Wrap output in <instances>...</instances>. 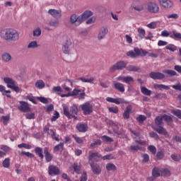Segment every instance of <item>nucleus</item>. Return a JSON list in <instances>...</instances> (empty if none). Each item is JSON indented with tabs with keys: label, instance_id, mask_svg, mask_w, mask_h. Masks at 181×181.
<instances>
[{
	"label": "nucleus",
	"instance_id": "1",
	"mask_svg": "<svg viewBox=\"0 0 181 181\" xmlns=\"http://www.w3.org/2000/svg\"><path fill=\"white\" fill-rule=\"evenodd\" d=\"M0 37L7 42H16L19 40V33L13 28H4L0 31Z\"/></svg>",
	"mask_w": 181,
	"mask_h": 181
},
{
	"label": "nucleus",
	"instance_id": "2",
	"mask_svg": "<svg viewBox=\"0 0 181 181\" xmlns=\"http://www.w3.org/2000/svg\"><path fill=\"white\" fill-rule=\"evenodd\" d=\"M93 13L91 11L86 10L81 16H77L76 14H72L70 18V22L71 25L75 26H80L86 19L93 16Z\"/></svg>",
	"mask_w": 181,
	"mask_h": 181
},
{
	"label": "nucleus",
	"instance_id": "3",
	"mask_svg": "<svg viewBox=\"0 0 181 181\" xmlns=\"http://www.w3.org/2000/svg\"><path fill=\"white\" fill-rule=\"evenodd\" d=\"M163 118L162 117H156L155 119V124L158 127L154 128L155 131L158 134H161L163 135H168V131L163 127Z\"/></svg>",
	"mask_w": 181,
	"mask_h": 181
},
{
	"label": "nucleus",
	"instance_id": "4",
	"mask_svg": "<svg viewBox=\"0 0 181 181\" xmlns=\"http://www.w3.org/2000/svg\"><path fill=\"white\" fill-rule=\"evenodd\" d=\"M4 83L7 85L8 88L13 90V91H19V86L16 85V82L12 78H4Z\"/></svg>",
	"mask_w": 181,
	"mask_h": 181
},
{
	"label": "nucleus",
	"instance_id": "5",
	"mask_svg": "<svg viewBox=\"0 0 181 181\" xmlns=\"http://www.w3.org/2000/svg\"><path fill=\"white\" fill-rule=\"evenodd\" d=\"M127 69V63L124 61L117 62L109 69L110 73H114L116 70H123Z\"/></svg>",
	"mask_w": 181,
	"mask_h": 181
},
{
	"label": "nucleus",
	"instance_id": "6",
	"mask_svg": "<svg viewBox=\"0 0 181 181\" xmlns=\"http://www.w3.org/2000/svg\"><path fill=\"white\" fill-rule=\"evenodd\" d=\"M84 115H90L93 112V105L90 102H86L80 105Z\"/></svg>",
	"mask_w": 181,
	"mask_h": 181
},
{
	"label": "nucleus",
	"instance_id": "7",
	"mask_svg": "<svg viewBox=\"0 0 181 181\" xmlns=\"http://www.w3.org/2000/svg\"><path fill=\"white\" fill-rule=\"evenodd\" d=\"M144 52H146V50L135 47L134 51L128 52L127 56H128V57H136V56H142L144 57Z\"/></svg>",
	"mask_w": 181,
	"mask_h": 181
},
{
	"label": "nucleus",
	"instance_id": "8",
	"mask_svg": "<svg viewBox=\"0 0 181 181\" xmlns=\"http://www.w3.org/2000/svg\"><path fill=\"white\" fill-rule=\"evenodd\" d=\"M86 95V93L83 92L81 93L78 91H71L67 94H62L61 95V97H73L75 96L76 98H79V100H83L84 99V97Z\"/></svg>",
	"mask_w": 181,
	"mask_h": 181
},
{
	"label": "nucleus",
	"instance_id": "9",
	"mask_svg": "<svg viewBox=\"0 0 181 181\" xmlns=\"http://www.w3.org/2000/svg\"><path fill=\"white\" fill-rule=\"evenodd\" d=\"M18 108L21 112H30L32 111L29 103L25 101H20V106Z\"/></svg>",
	"mask_w": 181,
	"mask_h": 181
},
{
	"label": "nucleus",
	"instance_id": "10",
	"mask_svg": "<svg viewBox=\"0 0 181 181\" xmlns=\"http://www.w3.org/2000/svg\"><path fill=\"white\" fill-rule=\"evenodd\" d=\"M71 49V40L66 39L63 42L62 50L65 54H69Z\"/></svg>",
	"mask_w": 181,
	"mask_h": 181
},
{
	"label": "nucleus",
	"instance_id": "11",
	"mask_svg": "<svg viewBox=\"0 0 181 181\" xmlns=\"http://www.w3.org/2000/svg\"><path fill=\"white\" fill-rule=\"evenodd\" d=\"M147 10L151 13H158L159 12V6L156 3L150 2L147 5Z\"/></svg>",
	"mask_w": 181,
	"mask_h": 181
},
{
	"label": "nucleus",
	"instance_id": "12",
	"mask_svg": "<svg viewBox=\"0 0 181 181\" xmlns=\"http://www.w3.org/2000/svg\"><path fill=\"white\" fill-rule=\"evenodd\" d=\"M48 173L50 176H56L59 175L60 169L56 165H51L48 168Z\"/></svg>",
	"mask_w": 181,
	"mask_h": 181
},
{
	"label": "nucleus",
	"instance_id": "13",
	"mask_svg": "<svg viewBox=\"0 0 181 181\" xmlns=\"http://www.w3.org/2000/svg\"><path fill=\"white\" fill-rule=\"evenodd\" d=\"M89 164L91 168L92 172L95 175H100V173H101V167H100V165H98V164H97L94 162L89 163Z\"/></svg>",
	"mask_w": 181,
	"mask_h": 181
},
{
	"label": "nucleus",
	"instance_id": "14",
	"mask_svg": "<svg viewBox=\"0 0 181 181\" xmlns=\"http://www.w3.org/2000/svg\"><path fill=\"white\" fill-rule=\"evenodd\" d=\"M150 77L153 78V80H163V78H165V74L160 72H151Z\"/></svg>",
	"mask_w": 181,
	"mask_h": 181
},
{
	"label": "nucleus",
	"instance_id": "15",
	"mask_svg": "<svg viewBox=\"0 0 181 181\" xmlns=\"http://www.w3.org/2000/svg\"><path fill=\"white\" fill-rule=\"evenodd\" d=\"M108 33V28L107 27H102L100 29L99 34L98 35V40H103L105 36H107V34Z\"/></svg>",
	"mask_w": 181,
	"mask_h": 181
},
{
	"label": "nucleus",
	"instance_id": "16",
	"mask_svg": "<svg viewBox=\"0 0 181 181\" xmlns=\"http://www.w3.org/2000/svg\"><path fill=\"white\" fill-rule=\"evenodd\" d=\"M130 132L134 135V139L137 144H139L140 145H144L145 144V141H142L141 139H138L141 136V133L132 129H129Z\"/></svg>",
	"mask_w": 181,
	"mask_h": 181
},
{
	"label": "nucleus",
	"instance_id": "17",
	"mask_svg": "<svg viewBox=\"0 0 181 181\" xmlns=\"http://www.w3.org/2000/svg\"><path fill=\"white\" fill-rule=\"evenodd\" d=\"M48 13L53 16V18H62V11L51 8L48 11Z\"/></svg>",
	"mask_w": 181,
	"mask_h": 181
},
{
	"label": "nucleus",
	"instance_id": "18",
	"mask_svg": "<svg viewBox=\"0 0 181 181\" xmlns=\"http://www.w3.org/2000/svg\"><path fill=\"white\" fill-rule=\"evenodd\" d=\"M100 158H101V156L100 155V153H91V151L89 152V156H88L89 160H95V162H99Z\"/></svg>",
	"mask_w": 181,
	"mask_h": 181
},
{
	"label": "nucleus",
	"instance_id": "19",
	"mask_svg": "<svg viewBox=\"0 0 181 181\" xmlns=\"http://www.w3.org/2000/svg\"><path fill=\"white\" fill-rule=\"evenodd\" d=\"M44 155L45 156L46 162H52V160L53 159V154L49 152V148L45 147L44 148Z\"/></svg>",
	"mask_w": 181,
	"mask_h": 181
},
{
	"label": "nucleus",
	"instance_id": "20",
	"mask_svg": "<svg viewBox=\"0 0 181 181\" xmlns=\"http://www.w3.org/2000/svg\"><path fill=\"white\" fill-rule=\"evenodd\" d=\"M76 129L79 132H87L88 126L86 124L78 123L76 124Z\"/></svg>",
	"mask_w": 181,
	"mask_h": 181
},
{
	"label": "nucleus",
	"instance_id": "21",
	"mask_svg": "<svg viewBox=\"0 0 181 181\" xmlns=\"http://www.w3.org/2000/svg\"><path fill=\"white\" fill-rule=\"evenodd\" d=\"M106 101H107L108 103H114L115 104L119 105V104H122V103H124V99H122L119 98H114L107 97L106 98Z\"/></svg>",
	"mask_w": 181,
	"mask_h": 181
},
{
	"label": "nucleus",
	"instance_id": "22",
	"mask_svg": "<svg viewBox=\"0 0 181 181\" xmlns=\"http://www.w3.org/2000/svg\"><path fill=\"white\" fill-rule=\"evenodd\" d=\"M160 5H161V6L165 9H169L173 6V2L170 0H165Z\"/></svg>",
	"mask_w": 181,
	"mask_h": 181
},
{
	"label": "nucleus",
	"instance_id": "23",
	"mask_svg": "<svg viewBox=\"0 0 181 181\" xmlns=\"http://www.w3.org/2000/svg\"><path fill=\"white\" fill-rule=\"evenodd\" d=\"M64 115H66V117H67V118H74V119H76V121H77V117H76V115H71V113H70V110H69V109L66 106H64Z\"/></svg>",
	"mask_w": 181,
	"mask_h": 181
},
{
	"label": "nucleus",
	"instance_id": "24",
	"mask_svg": "<svg viewBox=\"0 0 181 181\" xmlns=\"http://www.w3.org/2000/svg\"><path fill=\"white\" fill-rule=\"evenodd\" d=\"M1 58L3 62H5V63H9V62L12 60V56L8 52L4 53L1 56Z\"/></svg>",
	"mask_w": 181,
	"mask_h": 181
},
{
	"label": "nucleus",
	"instance_id": "25",
	"mask_svg": "<svg viewBox=\"0 0 181 181\" xmlns=\"http://www.w3.org/2000/svg\"><path fill=\"white\" fill-rule=\"evenodd\" d=\"M153 88L156 90H170V87L169 86L163 84H154Z\"/></svg>",
	"mask_w": 181,
	"mask_h": 181
},
{
	"label": "nucleus",
	"instance_id": "26",
	"mask_svg": "<svg viewBox=\"0 0 181 181\" xmlns=\"http://www.w3.org/2000/svg\"><path fill=\"white\" fill-rule=\"evenodd\" d=\"M35 152L40 159H43L45 156L43 155V149L40 147H35Z\"/></svg>",
	"mask_w": 181,
	"mask_h": 181
},
{
	"label": "nucleus",
	"instance_id": "27",
	"mask_svg": "<svg viewBox=\"0 0 181 181\" xmlns=\"http://www.w3.org/2000/svg\"><path fill=\"white\" fill-rule=\"evenodd\" d=\"M137 32V36L139 37V39H145V35H146V32L144 28H138Z\"/></svg>",
	"mask_w": 181,
	"mask_h": 181
},
{
	"label": "nucleus",
	"instance_id": "28",
	"mask_svg": "<svg viewBox=\"0 0 181 181\" xmlns=\"http://www.w3.org/2000/svg\"><path fill=\"white\" fill-rule=\"evenodd\" d=\"M45 86L46 84L45 83V81H43L42 80H38L35 83V87L39 90H42V88H45Z\"/></svg>",
	"mask_w": 181,
	"mask_h": 181
},
{
	"label": "nucleus",
	"instance_id": "29",
	"mask_svg": "<svg viewBox=\"0 0 181 181\" xmlns=\"http://www.w3.org/2000/svg\"><path fill=\"white\" fill-rule=\"evenodd\" d=\"M163 73L165 74H167V76H169L170 77H173L175 76H177V73L176 71H173L171 69H166L163 71Z\"/></svg>",
	"mask_w": 181,
	"mask_h": 181
},
{
	"label": "nucleus",
	"instance_id": "30",
	"mask_svg": "<svg viewBox=\"0 0 181 181\" xmlns=\"http://www.w3.org/2000/svg\"><path fill=\"white\" fill-rule=\"evenodd\" d=\"M115 88L118 90V91H125V87L124 86V84L119 82L115 83Z\"/></svg>",
	"mask_w": 181,
	"mask_h": 181
},
{
	"label": "nucleus",
	"instance_id": "31",
	"mask_svg": "<svg viewBox=\"0 0 181 181\" xmlns=\"http://www.w3.org/2000/svg\"><path fill=\"white\" fill-rule=\"evenodd\" d=\"M79 80H81V81H82V83H90V84H93L94 83L93 77H90V78L81 77V78H79Z\"/></svg>",
	"mask_w": 181,
	"mask_h": 181
},
{
	"label": "nucleus",
	"instance_id": "32",
	"mask_svg": "<svg viewBox=\"0 0 181 181\" xmlns=\"http://www.w3.org/2000/svg\"><path fill=\"white\" fill-rule=\"evenodd\" d=\"M64 148V143H60L59 144L55 146L54 147V152H63V149Z\"/></svg>",
	"mask_w": 181,
	"mask_h": 181
},
{
	"label": "nucleus",
	"instance_id": "33",
	"mask_svg": "<svg viewBox=\"0 0 181 181\" xmlns=\"http://www.w3.org/2000/svg\"><path fill=\"white\" fill-rule=\"evenodd\" d=\"M70 114H71L73 115V114H74V115H77V114H78V107H77V105H73L71 107H70Z\"/></svg>",
	"mask_w": 181,
	"mask_h": 181
},
{
	"label": "nucleus",
	"instance_id": "34",
	"mask_svg": "<svg viewBox=\"0 0 181 181\" xmlns=\"http://www.w3.org/2000/svg\"><path fill=\"white\" fill-rule=\"evenodd\" d=\"M139 69V66H136L134 65H129L128 66H126V70H127L128 71H138Z\"/></svg>",
	"mask_w": 181,
	"mask_h": 181
},
{
	"label": "nucleus",
	"instance_id": "35",
	"mask_svg": "<svg viewBox=\"0 0 181 181\" xmlns=\"http://www.w3.org/2000/svg\"><path fill=\"white\" fill-rule=\"evenodd\" d=\"M166 50H170V52H176L177 50V47L175 45L170 44L165 47Z\"/></svg>",
	"mask_w": 181,
	"mask_h": 181
},
{
	"label": "nucleus",
	"instance_id": "36",
	"mask_svg": "<svg viewBox=\"0 0 181 181\" xmlns=\"http://www.w3.org/2000/svg\"><path fill=\"white\" fill-rule=\"evenodd\" d=\"M102 141H103V142H107V144H111V142H114V139H112V138L108 136H103L101 137Z\"/></svg>",
	"mask_w": 181,
	"mask_h": 181
},
{
	"label": "nucleus",
	"instance_id": "37",
	"mask_svg": "<svg viewBox=\"0 0 181 181\" xmlns=\"http://www.w3.org/2000/svg\"><path fill=\"white\" fill-rule=\"evenodd\" d=\"M146 54H148L150 57H153L154 59H156L158 57V54H155L153 52H148V51H143V56H146Z\"/></svg>",
	"mask_w": 181,
	"mask_h": 181
},
{
	"label": "nucleus",
	"instance_id": "38",
	"mask_svg": "<svg viewBox=\"0 0 181 181\" xmlns=\"http://www.w3.org/2000/svg\"><path fill=\"white\" fill-rule=\"evenodd\" d=\"M33 35L36 37H39V36L42 35V30L40 29V28H37L35 29L33 32Z\"/></svg>",
	"mask_w": 181,
	"mask_h": 181
},
{
	"label": "nucleus",
	"instance_id": "39",
	"mask_svg": "<svg viewBox=\"0 0 181 181\" xmlns=\"http://www.w3.org/2000/svg\"><path fill=\"white\" fill-rule=\"evenodd\" d=\"M39 45H37V41H32L30 42L28 45V49H35L36 47H38Z\"/></svg>",
	"mask_w": 181,
	"mask_h": 181
},
{
	"label": "nucleus",
	"instance_id": "40",
	"mask_svg": "<svg viewBox=\"0 0 181 181\" xmlns=\"http://www.w3.org/2000/svg\"><path fill=\"white\" fill-rule=\"evenodd\" d=\"M106 169L107 170H117V166H115V165H114L113 163H107L106 165Z\"/></svg>",
	"mask_w": 181,
	"mask_h": 181
},
{
	"label": "nucleus",
	"instance_id": "41",
	"mask_svg": "<svg viewBox=\"0 0 181 181\" xmlns=\"http://www.w3.org/2000/svg\"><path fill=\"white\" fill-rule=\"evenodd\" d=\"M152 175L154 177H159V176H160V173H159V169L158 168H154V169H153Z\"/></svg>",
	"mask_w": 181,
	"mask_h": 181
},
{
	"label": "nucleus",
	"instance_id": "42",
	"mask_svg": "<svg viewBox=\"0 0 181 181\" xmlns=\"http://www.w3.org/2000/svg\"><path fill=\"white\" fill-rule=\"evenodd\" d=\"M2 165L4 168H9V166H11V159H9V158H5Z\"/></svg>",
	"mask_w": 181,
	"mask_h": 181
},
{
	"label": "nucleus",
	"instance_id": "43",
	"mask_svg": "<svg viewBox=\"0 0 181 181\" xmlns=\"http://www.w3.org/2000/svg\"><path fill=\"white\" fill-rule=\"evenodd\" d=\"M170 37H172V39H181V33L173 31V35H170Z\"/></svg>",
	"mask_w": 181,
	"mask_h": 181
},
{
	"label": "nucleus",
	"instance_id": "44",
	"mask_svg": "<svg viewBox=\"0 0 181 181\" xmlns=\"http://www.w3.org/2000/svg\"><path fill=\"white\" fill-rule=\"evenodd\" d=\"M18 148H25V149H32V146L28 144L22 143L18 145Z\"/></svg>",
	"mask_w": 181,
	"mask_h": 181
},
{
	"label": "nucleus",
	"instance_id": "45",
	"mask_svg": "<svg viewBox=\"0 0 181 181\" xmlns=\"http://www.w3.org/2000/svg\"><path fill=\"white\" fill-rule=\"evenodd\" d=\"M161 176H169L170 171L168 169L164 168L160 170Z\"/></svg>",
	"mask_w": 181,
	"mask_h": 181
},
{
	"label": "nucleus",
	"instance_id": "46",
	"mask_svg": "<svg viewBox=\"0 0 181 181\" xmlns=\"http://www.w3.org/2000/svg\"><path fill=\"white\" fill-rule=\"evenodd\" d=\"M124 83H126V84H131V83H134V78L132 76H124Z\"/></svg>",
	"mask_w": 181,
	"mask_h": 181
},
{
	"label": "nucleus",
	"instance_id": "47",
	"mask_svg": "<svg viewBox=\"0 0 181 181\" xmlns=\"http://www.w3.org/2000/svg\"><path fill=\"white\" fill-rule=\"evenodd\" d=\"M132 9H134V11H137L138 12H141L144 9V6L142 4L133 6Z\"/></svg>",
	"mask_w": 181,
	"mask_h": 181
},
{
	"label": "nucleus",
	"instance_id": "48",
	"mask_svg": "<svg viewBox=\"0 0 181 181\" xmlns=\"http://www.w3.org/2000/svg\"><path fill=\"white\" fill-rule=\"evenodd\" d=\"M171 158L175 162H179L181 159V156L179 154H173L171 155Z\"/></svg>",
	"mask_w": 181,
	"mask_h": 181
},
{
	"label": "nucleus",
	"instance_id": "49",
	"mask_svg": "<svg viewBox=\"0 0 181 181\" xmlns=\"http://www.w3.org/2000/svg\"><path fill=\"white\" fill-rule=\"evenodd\" d=\"M21 155V156H25L28 158H35V155H33L30 152L22 151Z\"/></svg>",
	"mask_w": 181,
	"mask_h": 181
},
{
	"label": "nucleus",
	"instance_id": "50",
	"mask_svg": "<svg viewBox=\"0 0 181 181\" xmlns=\"http://www.w3.org/2000/svg\"><path fill=\"white\" fill-rule=\"evenodd\" d=\"M156 26H158V23L151 22L147 25V28L149 29H156Z\"/></svg>",
	"mask_w": 181,
	"mask_h": 181
},
{
	"label": "nucleus",
	"instance_id": "51",
	"mask_svg": "<svg viewBox=\"0 0 181 181\" xmlns=\"http://www.w3.org/2000/svg\"><path fill=\"white\" fill-rule=\"evenodd\" d=\"M72 168L76 173L80 174L81 170H80V165L74 163L72 165Z\"/></svg>",
	"mask_w": 181,
	"mask_h": 181
},
{
	"label": "nucleus",
	"instance_id": "52",
	"mask_svg": "<svg viewBox=\"0 0 181 181\" xmlns=\"http://www.w3.org/2000/svg\"><path fill=\"white\" fill-rule=\"evenodd\" d=\"M9 118H11V117H9V115L3 116L1 117V121L4 125H6V124H8V122L9 121Z\"/></svg>",
	"mask_w": 181,
	"mask_h": 181
},
{
	"label": "nucleus",
	"instance_id": "53",
	"mask_svg": "<svg viewBox=\"0 0 181 181\" xmlns=\"http://www.w3.org/2000/svg\"><path fill=\"white\" fill-rule=\"evenodd\" d=\"M148 149L151 152V153H153V155L156 154V147H155V146L151 145L148 147Z\"/></svg>",
	"mask_w": 181,
	"mask_h": 181
},
{
	"label": "nucleus",
	"instance_id": "54",
	"mask_svg": "<svg viewBox=\"0 0 181 181\" xmlns=\"http://www.w3.org/2000/svg\"><path fill=\"white\" fill-rule=\"evenodd\" d=\"M168 19H179L177 13H172L167 16Z\"/></svg>",
	"mask_w": 181,
	"mask_h": 181
},
{
	"label": "nucleus",
	"instance_id": "55",
	"mask_svg": "<svg viewBox=\"0 0 181 181\" xmlns=\"http://www.w3.org/2000/svg\"><path fill=\"white\" fill-rule=\"evenodd\" d=\"M37 98L39 100V101H40V103H42L43 104H47L49 103L47 98L45 97H37Z\"/></svg>",
	"mask_w": 181,
	"mask_h": 181
},
{
	"label": "nucleus",
	"instance_id": "56",
	"mask_svg": "<svg viewBox=\"0 0 181 181\" xmlns=\"http://www.w3.org/2000/svg\"><path fill=\"white\" fill-rule=\"evenodd\" d=\"M173 114L174 115H175V117H177V118L181 119V111H180V110H177L173 111Z\"/></svg>",
	"mask_w": 181,
	"mask_h": 181
},
{
	"label": "nucleus",
	"instance_id": "57",
	"mask_svg": "<svg viewBox=\"0 0 181 181\" xmlns=\"http://www.w3.org/2000/svg\"><path fill=\"white\" fill-rule=\"evenodd\" d=\"M163 119H164L165 121H166L167 122H170V121H172V117L169 116L168 115H164L162 116Z\"/></svg>",
	"mask_w": 181,
	"mask_h": 181
},
{
	"label": "nucleus",
	"instance_id": "58",
	"mask_svg": "<svg viewBox=\"0 0 181 181\" xmlns=\"http://www.w3.org/2000/svg\"><path fill=\"white\" fill-rule=\"evenodd\" d=\"M50 132H52L51 137L52 138V139H54L55 141H57V142H59L60 141V139L56 136V133L54 132V131L50 130Z\"/></svg>",
	"mask_w": 181,
	"mask_h": 181
},
{
	"label": "nucleus",
	"instance_id": "59",
	"mask_svg": "<svg viewBox=\"0 0 181 181\" xmlns=\"http://www.w3.org/2000/svg\"><path fill=\"white\" fill-rule=\"evenodd\" d=\"M74 139H75L76 142H77V144H83V139L76 136V135H73L72 136Z\"/></svg>",
	"mask_w": 181,
	"mask_h": 181
},
{
	"label": "nucleus",
	"instance_id": "60",
	"mask_svg": "<svg viewBox=\"0 0 181 181\" xmlns=\"http://www.w3.org/2000/svg\"><path fill=\"white\" fill-rule=\"evenodd\" d=\"M137 121L139 122H144V121H145V119H146V117L140 115L137 118H136Z\"/></svg>",
	"mask_w": 181,
	"mask_h": 181
},
{
	"label": "nucleus",
	"instance_id": "61",
	"mask_svg": "<svg viewBox=\"0 0 181 181\" xmlns=\"http://www.w3.org/2000/svg\"><path fill=\"white\" fill-rule=\"evenodd\" d=\"M172 88L177 91H181V83H177V85H173Z\"/></svg>",
	"mask_w": 181,
	"mask_h": 181
},
{
	"label": "nucleus",
	"instance_id": "62",
	"mask_svg": "<svg viewBox=\"0 0 181 181\" xmlns=\"http://www.w3.org/2000/svg\"><path fill=\"white\" fill-rule=\"evenodd\" d=\"M150 136L151 138H154V139H159V135L153 132H150Z\"/></svg>",
	"mask_w": 181,
	"mask_h": 181
},
{
	"label": "nucleus",
	"instance_id": "63",
	"mask_svg": "<svg viewBox=\"0 0 181 181\" xmlns=\"http://www.w3.org/2000/svg\"><path fill=\"white\" fill-rule=\"evenodd\" d=\"M165 156V154L163 153V151H158L157 153V159H162Z\"/></svg>",
	"mask_w": 181,
	"mask_h": 181
},
{
	"label": "nucleus",
	"instance_id": "64",
	"mask_svg": "<svg viewBox=\"0 0 181 181\" xmlns=\"http://www.w3.org/2000/svg\"><path fill=\"white\" fill-rule=\"evenodd\" d=\"M81 181H87V173L83 172L81 177Z\"/></svg>",
	"mask_w": 181,
	"mask_h": 181
}]
</instances>
